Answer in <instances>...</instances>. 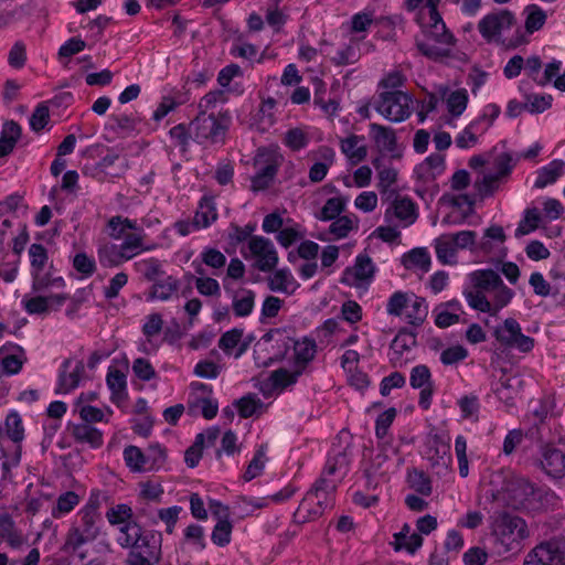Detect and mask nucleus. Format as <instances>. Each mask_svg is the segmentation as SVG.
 Wrapping results in <instances>:
<instances>
[{"label":"nucleus","mask_w":565,"mask_h":565,"mask_svg":"<svg viewBox=\"0 0 565 565\" xmlns=\"http://www.w3.org/2000/svg\"><path fill=\"white\" fill-rule=\"evenodd\" d=\"M396 415V408L390 407L377 416L375 420V436L379 441L393 443V438L390 435V427L395 420Z\"/></svg>","instance_id":"nucleus-57"},{"label":"nucleus","mask_w":565,"mask_h":565,"mask_svg":"<svg viewBox=\"0 0 565 565\" xmlns=\"http://www.w3.org/2000/svg\"><path fill=\"white\" fill-rule=\"evenodd\" d=\"M223 287L226 296L232 301V310L235 317H248L255 307L256 294L245 287H235L232 281L223 279Z\"/></svg>","instance_id":"nucleus-19"},{"label":"nucleus","mask_w":565,"mask_h":565,"mask_svg":"<svg viewBox=\"0 0 565 565\" xmlns=\"http://www.w3.org/2000/svg\"><path fill=\"white\" fill-rule=\"evenodd\" d=\"M492 391L497 398L504 403L507 407L514 406L518 392L511 384V379L502 375L498 382L494 383Z\"/></svg>","instance_id":"nucleus-62"},{"label":"nucleus","mask_w":565,"mask_h":565,"mask_svg":"<svg viewBox=\"0 0 565 565\" xmlns=\"http://www.w3.org/2000/svg\"><path fill=\"white\" fill-rule=\"evenodd\" d=\"M493 335L502 347L515 349L522 353L531 352L535 345V340L522 333L521 324L514 318H507L497 326Z\"/></svg>","instance_id":"nucleus-12"},{"label":"nucleus","mask_w":565,"mask_h":565,"mask_svg":"<svg viewBox=\"0 0 565 565\" xmlns=\"http://www.w3.org/2000/svg\"><path fill=\"white\" fill-rule=\"evenodd\" d=\"M340 149L342 153L352 162L359 163L366 157V147L364 145V137L358 135H350L349 137L341 139Z\"/></svg>","instance_id":"nucleus-41"},{"label":"nucleus","mask_w":565,"mask_h":565,"mask_svg":"<svg viewBox=\"0 0 565 565\" xmlns=\"http://www.w3.org/2000/svg\"><path fill=\"white\" fill-rule=\"evenodd\" d=\"M106 228L111 239L121 241V243L106 242L98 245L97 257L99 264L105 268L118 267L154 248V245L147 243V234L137 220L114 215L107 221Z\"/></svg>","instance_id":"nucleus-1"},{"label":"nucleus","mask_w":565,"mask_h":565,"mask_svg":"<svg viewBox=\"0 0 565 565\" xmlns=\"http://www.w3.org/2000/svg\"><path fill=\"white\" fill-rule=\"evenodd\" d=\"M461 313H463V310L459 300L452 299L441 302L433 310L434 322L438 328L445 329L458 323Z\"/></svg>","instance_id":"nucleus-28"},{"label":"nucleus","mask_w":565,"mask_h":565,"mask_svg":"<svg viewBox=\"0 0 565 565\" xmlns=\"http://www.w3.org/2000/svg\"><path fill=\"white\" fill-rule=\"evenodd\" d=\"M542 469L546 475L553 478L565 476V447L556 448L553 445H546L542 449L541 459Z\"/></svg>","instance_id":"nucleus-24"},{"label":"nucleus","mask_w":565,"mask_h":565,"mask_svg":"<svg viewBox=\"0 0 565 565\" xmlns=\"http://www.w3.org/2000/svg\"><path fill=\"white\" fill-rule=\"evenodd\" d=\"M6 434L8 438L14 443L20 444L24 439V426L20 414L17 411H11L4 420Z\"/></svg>","instance_id":"nucleus-63"},{"label":"nucleus","mask_w":565,"mask_h":565,"mask_svg":"<svg viewBox=\"0 0 565 565\" xmlns=\"http://www.w3.org/2000/svg\"><path fill=\"white\" fill-rule=\"evenodd\" d=\"M72 359H66L60 366L58 371V390L60 393H70L76 388L85 373L83 361H76L74 366Z\"/></svg>","instance_id":"nucleus-22"},{"label":"nucleus","mask_w":565,"mask_h":565,"mask_svg":"<svg viewBox=\"0 0 565 565\" xmlns=\"http://www.w3.org/2000/svg\"><path fill=\"white\" fill-rule=\"evenodd\" d=\"M122 457L126 466L132 472H145L147 471L146 452L139 447L129 445L125 447Z\"/></svg>","instance_id":"nucleus-58"},{"label":"nucleus","mask_w":565,"mask_h":565,"mask_svg":"<svg viewBox=\"0 0 565 565\" xmlns=\"http://www.w3.org/2000/svg\"><path fill=\"white\" fill-rule=\"evenodd\" d=\"M248 249L256 259V267L264 273L271 271L278 264V253L273 242L264 236H253Z\"/></svg>","instance_id":"nucleus-16"},{"label":"nucleus","mask_w":565,"mask_h":565,"mask_svg":"<svg viewBox=\"0 0 565 565\" xmlns=\"http://www.w3.org/2000/svg\"><path fill=\"white\" fill-rule=\"evenodd\" d=\"M402 262L405 268L420 270L422 273H427L431 265L430 255L427 248L424 247H417L404 254Z\"/></svg>","instance_id":"nucleus-44"},{"label":"nucleus","mask_w":565,"mask_h":565,"mask_svg":"<svg viewBox=\"0 0 565 565\" xmlns=\"http://www.w3.org/2000/svg\"><path fill=\"white\" fill-rule=\"evenodd\" d=\"M359 230V218L354 214L342 215L332 221L329 233L333 239H342L349 236L350 232Z\"/></svg>","instance_id":"nucleus-51"},{"label":"nucleus","mask_w":565,"mask_h":565,"mask_svg":"<svg viewBox=\"0 0 565 565\" xmlns=\"http://www.w3.org/2000/svg\"><path fill=\"white\" fill-rule=\"evenodd\" d=\"M0 536L12 548H19L24 542L22 533L15 529L9 514L0 515Z\"/></svg>","instance_id":"nucleus-54"},{"label":"nucleus","mask_w":565,"mask_h":565,"mask_svg":"<svg viewBox=\"0 0 565 565\" xmlns=\"http://www.w3.org/2000/svg\"><path fill=\"white\" fill-rule=\"evenodd\" d=\"M163 328L162 316L158 312L150 313L145 318L141 331L146 340L139 344L138 350L146 354L156 352L159 344L156 339L160 335Z\"/></svg>","instance_id":"nucleus-23"},{"label":"nucleus","mask_w":565,"mask_h":565,"mask_svg":"<svg viewBox=\"0 0 565 565\" xmlns=\"http://www.w3.org/2000/svg\"><path fill=\"white\" fill-rule=\"evenodd\" d=\"M407 483L411 489L420 495L429 497L433 492L431 479L423 470L409 469L407 472Z\"/></svg>","instance_id":"nucleus-55"},{"label":"nucleus","mask_w":565,"mask_h":565,"mask_svg":"<svg viewBox=\"0 0 565 565\" xmlns=\"http://www.w3.org/2000/svg\"><path fill=\"white\" fill-rule=\"evenodd\" d=\"M394 215L404 226L414 224L418 217L416 203L408 196L397 195L386 210L385 216Z\"/></svg>","instance_id":"nucleus-26"},{"label":"nucleus","mask_w":565,"mask_h":565,"mask_svg":"<svg viewBox=\"0 0 565 565\" xmlns=\"http://www.w3.org/2000/svg\"><path fill=\"white\" fill-rule=\"evenodd\" d=\"M243 338V329L233 328L226 332H224L218 339V348L225 353L231 354L235 348L237 351L235 352V358L242 356L246 350L247 344L242 343Z\"/></svg>","instance_id":"nucleus-42"},{"label":"nucleus","mask_w":565,"mask_h":565,"mask_svg":"<svg viewBox=\"0 0 565 565\" xmlns=\"http://www.w3.org/2000/svg\"><path fill=\"white\" fill-rule=\"evenodd\" d=\"M301 374V370H298L297 367H295L294 371L279 367L269 374L268 382L274 390L282 392L287 387L296 384Z\"/></svg>","instance_id":"nucleus-49"},{"label":"nucleus","mask_w":565,"mask_h":565,"mask_svg":"<svg viewBox=\"0 0 565 565\" xmlns=\"http://www.w3.org/2000/svg\"><path fill=\"white\" fill-rule=\"evenodd\" d=\"M310 142V136L303 128L288 129L282 138V143L291 151H300Z\"/></svg>","instance_id":"nucleus-64"},{"label":"nucleus","mask_w":565,"mask_h":565,"mask_svg":"<svg viewBox=\"0 0 565 565\" xmlns=\"http://www.w3.org/2000/svg\"><path fill=\"white\" fill-rule=\"evenodd\" d=\"M468 281L462 294L476 311L495 317L514 297V291L492 269L473 270L468 275Z\"/></svg>","instance_id":"nucleus-2"},{"label":"nucleus","mask_w":565,"mask_h":565,"mask_svg":"<svg viewBox=\"0 0 565 565\" xmlns=\"http://www.w3.org/2000/svg\"><path fill=\"white\" fill-rule=\"evenodd\" d=\"M217 217L218 213L215 198L212 195H203L199 201L198 209L193 216L195 224H198L201 230L207 228L216 222Z\"/></svg>","instance_id":"nucleus-36"},{"label":"nucleus","mask_w":565,"mask_h":565,"mask_svg":"<svg viewBox=\"0 0 565 565\" xmlns=\"http://www.w3.org/2000/svg\"><path fill=\"white\" fill-rule=\"evenodd\" d=\"M192 266L194 267L195 274L199 276L194 277L193 274L186 273L184 277L189 281L194 280L198 292L205 297H220L221 286L218 281L212 277L205 276V270L202 267V264H199L196 259L193 260Z\"/></svg>","instance_id":"nucleus-30"},{"label":"nucleus","mask_w":565,"mask_h":565,"mask_svg":"<svg viewBox=\"0 0 565 565\" xmlns=\"http://www.w3.org/2000/svg\"><path fill=\"white\" fill-rule=\"evenodd\" d=\"M371 132L373 134L374 141L377 148L388 153H394L396 150V136L394 130L377 124L371 125Z\"/></svg>","instance_id":"nucleus-50"},{"label":"nucleus","mask_w":565,"mask_h":565,"mask_svg":"<svg viewBox=\"0 0 565 565\" xmlns=\"http://www.w3.org/2000/svg\"><path fill=\"white\" fill-rule=\"evenodd\" d=\"M391 545L395 551L415 553L423 545V537L416 532H411V526L405 523L402 530L393 535Z\"/></svg>","instance_id":"nucleus-37"},{"label":"nucleus","mask_w":565,"mask_h":565,"mask_svg":"<svg viewBox=\"0 0 565 565\" xmlns=\"http://www.w3.org/2000/svg\"><path fill=\"white\" fill-rule=\"evenodd\" d=\"M106 384L110 391V402L117 407L128 399L127 377L124 372L118 369L110 367L106 375Z\"/></svg>","instance_id":"nucleus-29"},{"label":"nucleus","mask_w":565,"mask_h":565,"mask_svg":"<svg viewBox=\"0 0 565 565\" xmlns=\"http://www.w3.org/2000/svg\"><path fill=\"white\" fill-rule=\"evenodd\" d=\"M28 205L19 193H12L0 201V217H19L26 213Z\"/></svg>","instance_id":"nucleus-52"},{"label":"nucleus","mask_w":565,"mask_h":565,"mask_svg":"<svg viewBox=\"0 0 565 565\" xmlns=\"http://www.w3.org/2000/svg\"><path fill=\"white\" fill-rule=\"evenodd\" d=\"M434 248L440 264L456 265L458 263L457 253L459 248L455 245L452 236H450L449 233L435 238Z\"/></svg>","instance_id":"nucleus-39"},{"label":"nucleus","mask_w":565,"mask_h":565,"mask_svg":"<svg viewBox=\"0 0 565 565\" xmlns=\"http://www.w3.org/2000/svg\"><path fill=\"white\" fill-rule=\"evenodd\" d=\"M181 287V281L174 276H162L150 288L148 299L168 301L173 298Z\"/></svg>","instance_id":"nucleus-34"},{"label":"nucleus","mask_w":565,"mask_h":565,"mask_svg":"<svg viewBox=\"0 0 565 565\" xmlns=\"http://www.w3.org/2000/svg\"><path fill=\"white\" fill-rule=\"evenodd\" d=\"M491 535L499 555H515L522 551L530 532L522 518L500 512L492 518Z\"/></svg>","instance_id":"nucleus-6"},{"label":"nucleus","mask_w":565,"mask_h":565,"mask_svg":"<svg viewBox=\"0 0 565 565\" xmlns=\"http://www.w3.org/2000/svg\"><path fill=\"white\" fill-rule=\"evenodd\" d=\"M350 462L351 452L348 448L332 447L328 454L320 478L331 479L339 486L350 470Z\"/></svg>","instance_id":"nucleus-18"},{"label":"nucleus","mask_w":565,"mask_h":565,"mask_svg":"<svg viewBox=\"0 0 565 565\" xmlns=\"http://www.w3.org/2000/svg\"><path fill=\"white\" fill-rule=\"evenodd\" d=\"M394 455H397V448L394 447L393 443H377V454L371 459L362 461V471L369 484L376 478L387 479L395 468L393 462Z\"/></svg>","instance_id":"nucleus-13"},{"label":"nucleus","mask_w":565,"mask_h":565,"mask_svg":"<svg viewBox=\"0 0 565 565\" xmlns=\"http://www.w3.org/2000/svg\"><path fill=\"white\" fill-rule=\"evenodd\" d=\"M409 385L414 390H419L418 405L422 409L428 411L433 403V396L436 393V385L433 374L426 364H417L412 367Z\"/></svg>","instance_id":"nucleus-14"},{"label":"nucleus","mask_w":565,"mask_h":565,"mask_svg":"<svg viewBox=\"0 0 565 565\" xmlns=\"http://www.w3.org/2000/svg\"><path fill=\"white\" fill-rule=\"evenodd\" d=\"M162 533L143 529L138 542L129 550L125 565H157L162 558Z\"/></svg>","instance_id":"nucleus-9"},{"label":"nucleus","mask_w":565,"mask_h":565,"mask_svg":"<svg viewBox=\"0 0 565 565\" xmlns=\"http://www.w3.org/2000/svg\"><path fill=\"white\" fill-rule=\"evenodd\" d=\"M417 22L422 28L420 34L415 39L417 50L434 61L449 57L456 39L447 29L440 13L433 12Z\"/></svg>","instance_id":"nucleus-4"},{"label":"nucleus","mask_w":565,"mask_h":565,"mask_svg":"<svg viewBox=\"0 0 565 565\" xmlns=\"http://www.w3.org/2000/svg\"><path fill=\"white\" fill-rule=\"evenodd\" d=\"M375 274V266L367 254H359L354 265L347 267L342 274L341 282L350 287H360L370 284Z\"/></svg>","instance_id":"nucleus-17"},{"label":"nucleus","mask_w":565,"mask_h":565,"mask_svg":"<svg viewBox=\"0 0 565 565\" xmlns=\"http://www.w3.org/2000/svg\"><path fill=\"white\" fill-rule=\"evenodd\" d=\"M135 268L138 273H140L146 280L148 281H157L159 278L164 276V271L162 269V264L158 258L150 257L146 259H141L135 263Z\"/></svg>","instance_id":"nucleus-59"},{"label":"nucleus","mask_w":565,"mask_h":565,"mask_svg":"<svg viewBox=\"0 0 565 565\" xmlns=\"http://www.w3.org/2000/svg\"><path fill=\"white\" fill-rule=\"evenodd\" d=\"M514 23V15L504 10L483 17L478 24V30L482 38L490 42L501 35L503 31L511 29Z\"/></svg>","instance_id":"nucleus-20"},{"label":"nucleus","mask_w":565,"mask_h":565,"mask_svg":"<svg viewBox=\"0 0 565 565\" xmlns=\"http://www.w3.org/2000/svg\"><path fill=\"white\" fill-rule=\"evenodd\" d=\"M143 529L145 527L136 521H130L122 526H119L118 534L116 536L117 544L122 548L130 550L132 545L138 542V537H140Z\"/></svg>","instance_id":"nucleus-56"},{"label":"nucleus","mask_w":565,"mask_h":565,"mask_svg":"<svg viewBox=\"0 0 565 565\" xmlns=\"http://www.w3.org/2000/svg\"><path fill=\"white\" fill-rule=\"evenodd\" d=\"M337 487L335 481L319 477L307 494H311L312 499L319 502V505H321L323 511L330 510L334 505V493Z\"/></svg>","instance_id":"nucleus-31"},{"label":"nucleus","mask_w":565,"mask_h":565,"mask_svg":"<svg viewBox=\"0 0 565 565\" xmlns=\"http://www.w3.org/2000/svg\"><path fill=\"white\" fill-rule=\"evenodd\" d=\"M323 513L319 502L315 501L311 494L306 493L294 513V519L298 523H307L320 518Z\"/></svg>","instance_id":"nucleus-45"},{"label":"nucleus","mask_w":565,"mask_h":565,"mask_svg":"<svg viewBox=\"0 0 565 565\" xmlns=\"http://www.w3.org/2000/svg\"><path fill=\"white\" fill-rule=\"evenodd\" d=\"M188 397V412L190 415H202L205 419H213L218 412V402L213 397V388L211 385L192 382L190 385Z\"/></svg>","instance_id":"nucleus-11"},{"label":"nucleus","mask_w":565,"mask_h":565,"mask_svg":"<svg viewBox=\"0 0 565 565\" xmlns=\"http://www.w3.org/2000/svg\"><path fill=\"white\" fill-rule=\"evenodd\" d=\"M428 315V305L422 297L412 296L404 313L405 321L414 327H419L426 320Z\"/></svg>","instance_id":"nucleus-43"},{"label":"nucleus","mask_w":565,"mask_h":565,"mask_svg":"<svg viewBox=\"0 0 565 565\" xmlns=\"http://www.w3.org/2000/svg\"><path fill=\"white\" fill-rule=\"evenodd\" d=\"M427 458L433 466H445L451 462L449 438L443 435H434L427 449Z\"/></svg>","instance_id":"nucleus-32"},{"label":"nucleus","mask_w":565,"mask_h":565,"mask_svg":"<svg viewBox=\"0 0 565 565\" xmlns=\"http://www.w3.org/2000/svg\"><path fill=\"white\" fill-rule=\"evenodd\" d=\"M186 100L185 94L179 90L174 92L172 95L163 96L152 114V119L156 121L162 120L169 113L185 104Z\"/></svg>","instance_id":"nucleus-53"},{"label":"nucleus","mask_w":565,"mask_h":565,"mask_svg":"<svg viewBox=\"0 0 565 565\" xmlns=\"http://www.w3.org/2000/svg\"><path fill=\"white\" fill-rule=\"evenodd\" d=\"M525 30L532 34L543 28L546 22V12L537 4H529L524 9Z\"/></svg>","instance_id":"nucleus-61"},{"label":"nucleus","mask_w":565,"mask_h":565,"mask_svg":"<svg viewBox=\"0 0 565 565\" xmlns=\"http://www.w3.org/2000/svg\"><path fill=\"white\" fill-rule=\"evenodd\" d=\"M232 124V115L228 109L218 113H199L191 121L190 128L199 143L211 141L213 143L224 141L225 135Z\"/></svg>","instance_id":"nucleus-8"},{"label":"nucleus","mask_w":565,"mask_h":565,"mask_svg":"<svg viewBox=\"0 0 565 565\" xmlns=\"http://www.w3.org/2000/svg\"><path fill=\"white\" fill-rule=\"evenodd\" d=\"M316 353L317 344L315 340L302 338L296 341L294 344L295 367L303 373L307 365L315 359Z\"/></svg>","instance_id":"nucleus-40"},{"label":"nucleus","mask_w":565,"mask_h":565,"mask_svg":"<svg viewBox=\"0 0 565 565\" xmlns=\"http://www.w3.org/2000/svg\"><path fill=\"white\" fill-rule=\"evenodd\" d=\"M284 160L277 147H259L253 158L254 174L250 177V191L258 193L268 190L275 183Z\"/></svg>","instance_id":"nucleus-7"},{"label":"nucleus","mask_w":565,"mask_h":565,"mask_svg":"<svg viewBox=\"0 0 565 565\" xmlns=\"http://www.w3.org/2000/svg\"><path fill=\"white\" fill-rule=\"evenodd\" d=\"M300 287L289 268H280L274 271L268 279V288L275 292L294 295Z\"/></svg>","instance_id":"nucleus-35"},{"label":"nucleus","mask_w":565,"mask_h":565,"mask_svg":"<svg viewBox=\"0 0 565 565\" xmlns=\"http://www.w3.org/2000/svg\"><path fill=\"white\" fill-rule=\"evenodd\" d=\"M81 502V497L75 491H65L61 493L55 504L52 507L51 515L53 519H62L70 514Z\"/></svg>","instance_id":"nucleus-48"},{"label":"nucleus","mask_w":565,"mask_h":565,"mask_svg":"<svg viewBox=\"0 0 565 565\" xmlns=\"http://www.w3.org/2000/svg\"><path fill=\"white\" fill-rule=\"evenodd\" d=\"M139 120L137 117L127 114L111 115L105 130L114 138H127L138 132Z\"/></svg>","instance_id":"nucleus-27"},{"label":"nucleus","mask_w":565,"mask_h":565,"mask_svg":"<svg viewBox=\"0 0 565 565\" xmlns=\"http://www.w3.org/2000/svg\"><path fill=\"white\" fill-rule=\"evenodd\" d=\"M490 492L493 501L512 509H521L535 495V486L512 470L493 472L490 479Z\"/></svg>","instance_id":"nucleus-5"},{"label":"nucleus","mask_w":565,"mask_h":565,"mask_svg":"<svg viewBox=\"0 0 565 565\" xmlns=\"http://www.w3.org/2000/svg\"><path fill=\"white\" fill-rule=\"evenodd\" d=\"M374 109L390 121L406 120L413 111V97L402 90L381 93L373 103Z\"/></svg>","instance_id":"nucleus-10"},{"label":"nucleus","mask_w":565,"mask_h":565,"mask_svg":"<svg viewBox=\"0 0 565 565\" xmlns=\"http://www.w3.org/2000/svg\"><path fill=\"white\" fill-rule=\"evenodd\" d=\"M445 156L431 153L424 161L416 166L414 175L416 178V192L427 191L430 186H436L435 181L445 172Z\"/></svg>","instance_id":"nucleus-15"},{"label":"nucleus","mask_w":565,"mask_h":565,"mask_svg":"<svg viewBox=\"0 0 565 565\" xmlns=\"http://www.w3.org/2000/svg\"><path fill=\"white\" fill-rule=\"evenodd\" d=\"M486 134V126L480 121L472 120L465 129L455 138V143L460 149H469L478 143L480 136Z\"/></svg>","instance_id":"nucleus-47"},{"label":"nucleus","mask_w":565,"mask_h":565,"mask_svg":"<svg viewBox=\"0 0 565 565\" xmlns=\"http://www.w3.org/2000/svg\"><path fill=\"white\" fill-rule=\"evenodd\" d=\"M565 173V161L555 159L536 171L534 188L544 189L554 184Z\"/></svg>","instance_id":"nucleus-38"},{"label":"nucleus","mask_w":565,"mask_h":565,"mask_svg":"<svg viewBox=\"0 0 565 565\" xmlns=\"http://www.w3.org/2000/svg\"><path fill=\"white\" fill-rule=\"evenodd\" d=\"M529 285L531 286L534 295L542 298L553 297L558 298L556 294V282L552 285L545 279L542 273L533 271L529 278Z\"/></svg>","instance_id":"nucleus-60"},{"label":"nucleus","mask_w":565,"mask_h":565,"mask_svg":"<svg viewBox=\"0 0 565 565\" xmlns=\"http://www.w3.org/2000/svg\"><path fill=\"white\" fill-rule=\"evenodd\" d=\"M102 526L99 504L97 501L88 500L71 521L62 546L63 552L85 558L86 554L82 551L83 547L99 537Z\"/></svg>","instance_id":"nucleus-3"},{"label":"nucleus","mask_w":565,"mask_h":565,"mask_svg":"<svg viewBox=\"0 0 565 565\" xmlns=\"http://www.w3.org/2000/svg\"><path fill=\"white\" fill-rule=\"evenodd\" d=\"M67 430L76 444L86 445L92 449H98L104 445L103 431L92 425L70 423Z\"/></svg>","instance_id":"nucleus-25"},{"label":"nucleus","mask_w":565,"mask_h":565,"mask_svg":"<svg viewBox=\"0 0 565 565\" xmlns=\"http://www.w3.org/2000/svg\"><path fill=\"white\" fill-rule=\"evenodd\" d=\"M319 45L320 52L326 53L330 57V62L335 66L351 65L360 60L359 49L353 43L344 44L338 47L334 54H331L329 51L324 50L326 46L330 45L327 40H321Z\"/></svg>","instance_id":"nucleus-33"},{"label":"nucleus","mask_w":565,"mask_h":565,"mask_svg":"<svg viewBox=\"0 0 565 565\" xmlns=\"http://www.w3.org/2000/svg\"><path fill=\"white\" fill-rule=\"evenodd\" d=\"M564 555L557 544L543 542L526 556L523 565H563Z\"/></svg>","instance_id":"nucleus-21"},{"label":"nucleus","mask_w":565,"mask_h":565,"mask_svg":"<svg viewBox=\"0 0 565 565\" xmlns=\"http://www.w3.org/2000/svg\"><path fill=\"white\" fill-rule=\"evenodd\" d=\"M181 543L194 552H202L206 548L204 527L198 523H190L184 530Z\"/></svg>","instance_id":"nucleus-46"}]
</instances>
